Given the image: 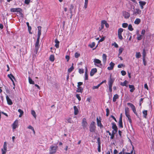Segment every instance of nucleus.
I'll return each mask as SVG.
<instances>
[{"label":"nucleus","mask_w":154,"mask_h":154,"mask_svg":"<svg viewBox=\"0 0 154 154\" xmlns=\"http://www.w3.org/2000/svg\"><path fill=\"white\" fill-rule=\"evenodd\" d=\"M114 81V79L113 78H112L111 76L110 75L108 82V85H109V90L111 92L112 91V87Z\"/></svg>","instance_id":"1"},{"label":"nucleus","mask_w":154,"mask_h":154,"mask_svg":"<svg viewBox=\"0 0 154 154\" xmlns=\"http://www.w3.org/2000/svg\"><path fill=\"white\" fill-rule=\"evenodd\" d=\"M95 122H91L89 126V130L91 132H94L96 130V127L95 125Z\"/></svg>","instance_id":"2"},{"label":"nucleus","mask_w":154,"mask_h":154,"mask_svg":"<svg viewBox=\"0 0 154 154\" xmlns=\"http://www.w3.org/2000/svg\"><path fill=\"white\" fill-rule=\"evenodd\" d=\"M127 105L129 106L131 108L133 112L137 116H138V114L136 111V109L135 106L132 103H127Z\"/></svg>","instance_id":"3"},{"label":"nucleus","mask_w":154,"mask_h":154,"mask_svg":"<svg viewBox=\"0 0 154 154\" xmlns=\"http://www.w3.org/2000/svg\"><path fill=\"white\" fill-rule=\"evenodd\" d=\"M124 29L122 28H119L118 30V35L119 39L120 40L123 39V37L122 36V33L123 32Z\"/></svg>","instance_id":"4"},{"label":"nucleus","mask_w":154,"mask_h":154,"mask_svg":"<svg viewBox=\"0 0 154 154\" xmlns=\"http://www.w3.org/2000/svg\"><path fill=\"white\" fill-rule=\"evenodd\" d=\"M10 11L11 12H19V13H21L22 12V9L20 8H11L10 9Z\"/></svg>","instance_id":"5"},{"label":"nucleus","mask_w":154,"mask_h":154,"mask_svg":"<svg viewBox=\"0 0 154 154\" xmlns=\"http://www.w3.org/2000/svg\"><path fill=\"white\" fill-rule=\"evenodd\" d=\"M58 147L56 146H50V151L54 153H55L57 151V149H58Z\"/></svg>","instance_id":"6"},{"label":"nucleus","mask_w":154,"mask_h":154,"mask_svg":"<svg viewBox=\"0 0 154 154\" xmlns=\"http://www.w3.org/2000/svg\"><path fill=\"white\" fill-rule=\"evenodd\" d=\"M82 125L84 128H86L88 125V123L86 121V119L85 118L83 119L82 122Z\"/></svg>","instance_id":"7"},{"label":"nucleus","mask_w":154,"mask_h":154,"mask_svg":"<svg viewBox=\"0 0 154 154\" xmlns=\"http://www.w3.org/2000/svg\"><path fill=\"white\" fill-rule=\"evenodd\" d=\"M7 151V144L6 142L4 143L3 149H2V154H5Z\"/></svg>","instance_id":"8"},{"label":"nucleus","mask_w":154,"mask_h":154,"mask_svg":"<svg viewBox=\"0 0 154 154\" xmlns=\"http://www.w3.org/2000/svg\"><path fill=\"white\" fill-rule=\"evenodd\" d=\"M111 124L112 125V128L113 129V130H114L116 132H117L118 128L116 123L113 122L111 123Z\"/></svg>","instance_id":"9"},{"label":"nucleus","mask_w":154,"mask_h":154,"mask_svg":"<svg viewBox=\"0 0 154 154\" xmlns=\"http://www.w3.org/2000/svg\"><path fill=\"white\" fill-rule=\"evenodd\" d=\"M97 122L98 126L100 127V128H103V126L101 123V121L100 119H99L98 117L97 118Z\"/></svg>","instance_id":"10"},{"label":"nucleus","mask_w":154,"mask_h":154,"mask_svg":"<svg viewBox=\"0 0 154 154\" xmlns=\"http://www.w3.org/2000/svg\"><path fill=\"white\" fill-rule=\"evenodd\" d=\"M141 11L139 9L136 8L134 10L133 13V15H137V14H140L141 13Z\"/></svg>","instance_id":"11"},{"label":"nucleus","mask_w":154,"mask_h":154,"mask_svg":"<svg viewBox=\"0 0 154 154\" xmlns=\"http://www.w3.org/2000/svg\"><path fill=\"white\" fill-rule=\"evenodd\" d=\"M104 20H102L101 22V25L99 27L98 29V30L99 31H101L104 28Z\"/></svg>","instance_id":"12"},{"label":"nucleus","mask_w":154,"mask_h":154,"mask_svg":"<svg viewBox=\"0 0 154 154\" xmlns=\"http://www.w3.org/2000/svg\"><path fill=\"white\" fill-rule=\"evenodd\" d=\"M139 3L140 7L141 9H143L144 8L143 6L145 5L146 4V2H145L143 1H140Z\"/></svg>","instance_id":"13"},{"label":"nucleus","mask_w":154,"mask_h":154,"mask_svg":"<svg viewBox=\"0 0 154 154\" xmlns=\"http://www.w3.org/2000/svg\"><path fill=\"white\" fill-rule=\"evenodd\" d=\"M18 124V121H15L12 125V128L13 130L15 129L17 127Z\"/></svg>","instance_id":"14"},{"label":"nucleus","mask_w":154,"mask_h":154,"mask_svg":"<svg viewBox=\"0 0 154 154\" xmlns=\"http://www.w3.org/2000/svg\"><path fill=\"white\" fill-rule=\"evenodd\" d=\"M6 99L7 103L9 105H11L13 104V102L10 99L7 95L6 96Z\"/></svg>","instance_id":"15"},{"label":"nucleus","mask_w":154,"mask_h":154,"mask_svg":"<svg viewBox=\"0 0 154 154\" xmlns=\"http://www.w3.org/2000/svg\"><path fill=\"white\" fill-rule=\"evenodd\" d=\"M115 65V64L113 63L112 62H111L110 63H109V66H108L107 67V69L109 70H112L113 67H114V66Z\"/></svg>","instance_id":"16"},{"label":"nucleus","mask_w":154,"mask_h":154,"mask_svg":"<svg viewBox=\"0 0 154 154\" xmlns=\"http://www.w3.org/2000/svg\"><path fill=\"white\" fill-rule=\"evenodd\" d=\"M97 69L96 68L92 69L90 72V75L91 76H93L97 72Z\"/></svg>","instance_id":"17"},{"label":"nucleus","mask_w":154,"mask_h":154,"mask_svg":"<svg viewBox=\"0 0 154 154\" xmlns=\"http://www.w3.org/2000/svg\"><path fill=\"white\" fill-rule=\"evenodd\" d=\"M94 65L96 66L97 65V64H100V65H101V61L99 59H94Z\"/></svg>","instance_id":"18"},{"label":"nucleus","mask_w":154,"mask_h":154,"mask_svg":"<svg viewBox=\"0 0 154 154\" xmlns=\"http://www.w3.org/2000/svg\"><path fill=\"white\" fill-rule=\"evenodd\" d=\"M118 126L119 128H123V127L122 122V120L119 119L118 122Z\"/></svg>","instance_id":"19"},{"label":"nucleus","mask_w":154,"mask_h":154,"mask_svg":"<svg viewBox=\"0 0 154 154\" xmlns=\"http://www.w3.org/2000/svg\"><path fill=\"white\" fill-rule=\"evenodd\" d=\"M38 32L37 36L38 37H40V36L41 34V29L42 27L40 26H39L38 27Z\"/></svg>","instance_id":"20"},{"label":"nucleus","mask_w":154,"mask_h":154,"mask_svg":"<svg viewBox=\"0 0 154 154\" xmlns=\"http://www.w3.org/2000/svg\"><path fill=\"white\" fill-rule=\"evenodd\" d=\"M77 89L76 92L82 93L83 92V88L81 87H77Z\"/></svg>","instance_id":"21"},{"label":"nucleus","mask_w":154,"mask_h":154,"mask_svg":"<svg viewBox=\"0 0 154 154\" xmlns=\"http://www.w3.org/2000/svg\"><path fill=\"white\" fill-rule=\"evenodd\" d=\"M55 46L57 48H58L59 47V45L60 43V42L58 41L57 39H56L55 40Z\"/></svg>","instance_id":"22"},{"label":"nucleus","mask_w":154,"mask_h":154,"mask_svg":"<svg viewBox=\"0 0 154 154\" xmlns=\"http://www.w3.org/2000/svg\"><path fill=\"white\" fill-rule=\"evenodd\" d=\"M119 98V96L117 94H116L114 95L113 97L112 101L113 102H115L116 100L118 99Z\"/></svg>","instance_id":"23"},{"label":"nucleus","mask_w":154,"mask_h":154,"mask_svg":"<svg viewBox=\"0 0 154 154\" xmlns=\"http://www.w3.org/2000/svg\"><path fill=\"white\" fill-rule=\"evenodd\" d=\"M129 87L131 89L130 90V91L131 92H133L135 90V88L133 85H129Z\"/></svg>","instance_id":"24"},{"label":"nucleus","mask_w":154,"mask_h":154,"mask_svg":"<svg viewBox=\"0 0 154 154\" xmlns=\"http://www.w3.org/2000/svg\"><path fill=\"white\" fill-rule=\"evenodd\" d=\"M125 116L128 118L129 122L130 124H131L132 123V120L129 114H126L125 115Z\"/></svg>","instance_id":"25"},{"label":"nucleus","mask_w":154,"mask_h":154,"mask_svg":"<svg viewBox=\"0 0 154 154\" xmlns=\"http://www.w3.org/2000/svg\"><path fill=\"white\" fill-rule=\"evenodd\" d=\"M73 108L74 111V114L75 115H76L78 114L79 112L78 109L77 108L76 106H74Z\"/></svg>","instance_id":"26"},{"label":"nucleus","mask_w":154,"mask_h":154,"mask_svg":"<svg viewBox=\"0 0 154 154\" xmlns=\"http://www.w3.org/2000/svg\"><path fill=\"white\" fill-rule=\"evenodd\" d=\"M107 56L105 54H103L102 56L103 61L104 63H105L106 61Z\"/></svg>","instance_id":"27"},{"label":"nucleus","mask_w":154,"mask_h":154,"mask_svg":"<svg viewBox=\"0 0 154 154\" xmlns=\"http://www.w3.org/2000/svg\"><path fill=\"white\" fill-rule=\"evenodd\" d=\"M8 77L11 80H12V79L16 80L15 77L12 75V74H10L8 75Z\"/></svg>","instance_id":"28"},{"label":"nucleus","mask_w":154,"mask_h":154,"mask_svg":"<svg viewBox=\"0 0 154 154\" xmlns=\"http://www.w3.org/2000/svg\"><path fill=\"white\" fill-rule=\"evenodd\" d=\"M140 19L139 18H136L134 21V23L136 24H138L140 22Z\"/></svg>","instance_id":"29"},{"label":"nucleus","mask_w":154,"mask_h":154,"mask_svg":"<svg viewBox=\"0 0 154 154\" xmlns=\"http://www.w3.org/2000/svg\"><path fill=\"white\" fill-rule=\"evenodd\" d=\"M49 60L50 61L53 62L54 60V56L53 54L50 55L49 57Z\"/></svg>","instance_id":"30"},{"label":"nucleus","mask_w":154,"mask_h":154,"mask_svg":"<svg viewBox=\"0 0 154 154\" xmlns=\"http://www.w3.org/2000/svg\"><path fill=\"white\" fill-rule=\"evenodd\" d=\"M137 39L138 40H140L142 38V35H140L138 33H137Z\"/></svg>","instance_id":"31"},{"label":"nucleus","mask_w":154,"mask_h":154,"mask_svg":"<svg viewBox=\"0 0 154 154\" xmlns=\"http://www.w3.org/2000/svg\"><path fill=\"white\" fill-rule=\"evenodd\" d=\"M143 116L145 118H146V116L147 115V111L146 110H144L143 111Z\"/></svg>","instance_id":"32"},{"label":"nucleus","mask_w":154,"mask_h":154,"mask_svg":"<svg viewBox=\"0 0 154 154\" xmlns=\"http://www.w3.org/2000/svg\"><path fill=\"white\" fill-rule=\"evenodd\" d=\"M18 111L20 113V114L19 115V117H21L23 114L24 112L22 110L20 109H18Z\"/></svg>","instance_id":"33"},{"label":"nucleus","mask_w":154,"mask_h":154,"mask_svg":"<svg viewBox=\"0 0 154 154\" xmlns=\"http://www.w3.org/2000/svg\"><path fill=\"white\" fill-rule=\"evenodd\" d=\"M128 83V81L126 80H125L124 82H121V85L122 86H126L127 87V84Z\"/></svg>","instance_id":"34"},{"label":"nucleus","mask_w":154,"mask_h":154,"mask_svg":"<svg viewBox=\"0 0 154 154\" xmlns=\"http://www.w3.org/2000/svg\"><path fill=\"white\" fill-rule=\"evenodd\" d=\"M72 64V66L68 70V72L69 73H70L71 72H72L73 70L74 69L73 66V64Z\"/></svg>","instance_id":"35"},{"label":"nucleus","mask_w":154,"mask_h":154,"mask_svg":"<svg viewBox=\"0 0 154 154\" xmlns=\"http://www.w3.org/2000/svg\"><path fill=\"white\" fill-rule=\"evenodd\" d=\"M129 109L128 107H126L125 109V115L129 114Z\"/></svg>","instance_id":"36"},{"label":"nucleus","mask_w":154,"mask_h":154,"mask_svg":"<svg viewBox=\"0 0 154 154\" xmlns=\"http://www.w3.org/2000/svg\"><path fill=\"white\" fill-rule=\"evenodd\" d=\"M130 16V14L128 12H125V17L126 18H128Z\"/></svg>","instance_id":"37"},{"label":"nucleus","mask_w":154,"mask_h":154,"mask_svg":"<svg viewBox=\"0 0 154 154\" xmlns=\"http://www.w3.org/2000/svg\"><path fill=\"white\" fill-rule=\"evenodd\" d=\"M28 79H29V82L30 84H34V83H35L34 82L32 81V79L29 77H28Z\"/></svg>","instance_id":"38"},{"label":"nucleus","mask_w":154,"mask_h":154,"mask_svg":"<svg viewBox=\"0 0 154 154\" xmlns=\"http://www.w3.org/2000/svg\"><path fill=\"white\" fill-rule=\"evenodd\" d=\"M128 30L131 31H132L134 29L132 27V26L131 24H129L128 26Z\"/></svg>","instance_id":"39"},{"label":"nucleus","mask_w":154,"mask_h":154,"mask_svg":"<svg viewBox=\"0 0 154 154\" xmlns=\"http://www.w3.org/2000/svg\"><path fill=\"white\" fill-rule=\"evenodd\" d=\"M142 54H143V58H146V52L145 50L144 49L143 50Z\"/></svg>","instance_id":"40"},{"label":"nucleus","mask_w":154,"mask_h":154,"mask_svg":"<svg viewBox=\"0 0 154 154\" xmlns=\"http://www.w3.org/2000/svg\"><path fill=\"white\" fill-rule=\"evenodd\" d=\"M141 56V55L140 54V52H139L136 53V58H139Z\"/></svg>","instance_id":"41"},{"label":"nucleus","mask_w":154,"mask_h":154,"mask_svg":"<svg viewBox=\"0 0 154 154\" xmlns=\"http://www.w3.org/2000/svg\"><path fill=\"white\" fill-rule=\"evenodd\" d=\"M88 0H85L84 8H85V9L87 8L88 4Z\"/></svg>","instance_id":"42"},{"label":"nucleus","mask_w":154,"mask_h":154,"mask_svg":"<svg viewBox=\"0 0 154 154\" xmlns=\"http://www.w3.org/2000/svg\"><path fill=\"white\" fill-rule=\"evenodd\" d=\"M124 50V48H120L119 49V55H120L122 52Z\"/></svg>","instance_id":"43"},{"label":"nucleus","mask_w":154,"mask_h":154,"mask_svg":"<svg viewBox=\"0 0 154 154\" xmlns=\"http://www.w3.org/2000/svg\"><path fill=\"white\" fill-rule=\"evenodd\" d=\"M85 80H88V75L87 73V71L86 70L85 72Z\"/></svg>","instance_id":"44"},{"label":"nucleus","mask_w":154,"mask_h":154,"mask_svg":"<svg viewBox=\"0 0 154 154\" xmlns=\"http://www.w3.org/2000/svg\"><path fill=\"white\" fill-rule=\"evenodd\" d=\"M80 54L77 52H76L75 53V57L76 58H78L80 56Z\"/></svg>","instance_id":"45"},{"label":"nucleus","mask_w":154,"mask_h":154,"mask_svg":"<svg viewBox=\"0 0 154 154\" xmlns=\"http://www.w3.org/2000/svg\"><path fill=\"white\" fill-rule=\"evenodd\" d=\"M128 24L127 23H123L122 24V27L123 28H126L128 26Z\"/></svg>","instance_id":"46"},{"label":"nucleus","mask_w":154,"mask_h":154,"mask_svg":"<svg viewBox=\"0 0 154 154\" xmlns=\"http://www.w3.org/2000/svg\"><path fill=\"white\" fill-rule=\"evenodd\" d=\"M31 114L35 118H36V113L35 112L34 110H32L31 111Z\"/></svg>","instance_id":"47"},{"label":"nucleus","mask_w":154,"mask_h":154,"mask_svg":"<svg viewBox=\"0 0 154 154\" xmlns=\"http://www.w3.org/2000/svg\"><path fill=\"white\" fill-rule=\"evenodd\" d=\"M104 25H105L106 27L107 28L109 27V24L107 23V21L105 20H104Z\"/></svg>","instance_id":"48"},{"label":"nucleus","mask_w":154,"mask_h":154,"mask_svg":"<svg viewBox=\"0 0 154 154\" xmlns=\"http://www.w3.org/2000/svg\"><path fill=\"white\" fill-rule=\"evenodd\" d=\"M76 97L78 99L79 101H80L81 100V97L80 96V94H77L76 95Z\"/></svg>","instance_id":"49"},{"label":"nucleus","mask_w":154,"mask_h":154,"mask_svg":"<svg viewBox=\"0 0 154 154\" xmlns=\"http://www.w3.org/2000/svg\"><path fill=\"white\" fill-rule=\"evenodd\" d=\"M106 116H109V109L108 108H107L106 109Z\"/></svg>","instance_id":"50"},{"label":"nucleus","mask_w":154,"mask_h":154,"mask_svg":"<svg viewBox=\"0 0 154 154\" xmlns=\"http://www.w3.org/2000/svg\"><path fill=\"white\" fill-rule=\"evenodd\" d=\"M95 46V43L94 42H93L91 44L89 45V46L91 48H92L94 47Z\"/></svg>","instance_id":"51"},{"label":"nucleus","mask_w":154,"mask_h":154,"mask_svg":"<svg viewBox=\"0 0 154 154\" xmlns=\"http://www.w3.org/2000/svg\"><path fill=\"white\" fill-rule=\"evenodd\" d=\"M112 46H114L116 48H118L119 47L118 45L116 42H114L112 44Z\"/></svg>","instance_id":"52"},{"label":"nucleus","mask_w":154,"mask_h":154,"mask_svg":"<svg viewBox=\"0 0 154 154\" xmlns=\"http://www.w3.org/2000/svg\"><path fill=\"white\" fill-rule=\"evenodd\" d=\"M100 86V85L99 84L97 86H94L93 88H92V89H97Z\"/></svg>","instance_id":"53"},{"label":"nucleus","mask_w":154,"mask_h":154,"mask_svg":"<svg viewBox=\"0 0 154 154\" xmlns=\"http://www.w3.org/2000/svg\"><path fill=\"white\" fill-rule=\"evenodd\" d=\"M146 30L145 29H142L141 32V34L143 36V35L145 33Z\"/></svg>","instance_id":"54"},{"label":"nucleus","mask_w":154,"mask_h":154,"mask_svg":"<svg viewBox=\"0 0 154 154\" xmlns=\"http://www.w3.org/2000/svg\"><path fill=\"white\" fill-rule=\"evenodd\" d=\"M121 73L122 75L124 76L126 74V72L125 71L122 70L121 71Z\"/></svg>","instance_id":"55"},{"label":"nucleus","mask_w":154,"mask_h":154,"mask_svg":"<svg viewBox=\"0 0 154 154\" xmlns=\"http://www.w3.org/2000/svg\"><path fill=\"white\" fill-rule=\"evenodd\" d=\"M97 141L98 145H100V144H101L100 140V137L97 138Z\"/></svg>","instance_id":"56"},{"label":"nucleus","mask_w":154,"mask_h":154,"mask_svg":"<svg viewBox=\"0 0 154 154\" xmlns=\"http://www.w3.org/2000/svg\"><path fill=\"white\" fill-rule=\"evenodd\" d=\"M143 60L144 65L145 66H146V58H143Z\"/></svg>","instance_id":"57"},{"label":"nucleus","mask_w":154,"mask_h":154,"mask_svg":"<svg viewBox=\"0 0 154 154\" xmlns=\"http://www.w3.org/2000/svg\"><path fill=\"white\" fill-rule=\"evenodd\" d=\"M35 48H39V43L36 42L35 44Z\"/></svg>","instance_id":"58"},{"label":"nucleus","mask_w":154,"mask_h":154,"mask_svg":"<svg viewBox=\"0 0 154 154\" xmlns=\"http://www.w3.org/2000/svg\"><path fill=\"white\" fill-rule=\"evenodd\" d=\"M30 0H25V3L28 5L30 3Z\"/></svg>","instance_id":"59"},{"label":"nucleus","mask_w":154,"mask_h":154,"mask_svg":"<svg viewBox=\"0 0 154 154\" xmlns=\"http://www.w3.org/2000/svg\"><path fill=\"white\" fill-rule=\"evenodd\" d=\"M97 149L99 152H101V145H98Z\"/></svg>","instance_id":"60"},{"label":"nucleus","mask_w":154,"mask_h":154,"mask_svg":"<svg viewBox=\"0 0 154 154\" xmlns=\"http://www.w3.org/2000/svg\"><path fill=\"white\" fill-rule=\"evenodd\" d=\"M32 29V28L30 26H29L28 27V30L29 31V33L30 34H32V33L31 32V31Z\"/></svg>","instance_id":"61"},{"label":"nucleus","mask_w":154,"mask_h":154,"mask_svg":"<svg viewBox=\"0 0 154 154\" xmlns=\"http://www.w3.org/2000/svg\"><path fill=\"white\" fill-rule=\"evenodd\" d=\"M79 72L80 74L83 73H84V69H79Z\"/></svg>","instance_id":"62"},{"label":"nucleus","mask_w":154,"mask_h":154,"mask_svg":"<svg viewBox=\"0 0 154 154\" xmlns=\"http://www.w3.org/2000/svg\"><path fill=\"white\" fill-rule=\"evenodd\" d=\"M35 48V50L34 51V52L36 54H37L38 53V51L39 48Z\"/></svg>","instance_id":"63"},{"label":"nucleus","mask_w":154,"mask_h":154,"mask_svg":"<svg viewBox=\"0 0 154 154\" xmlns=\"http://www.w3.org/2000/svg\"><path fill=\"white\" fill-rule=\"evenodd\" d=\"M83 84V83L81 82H79L78 83L77 87H80V86Z\"/></svg>","instance_id":"64"}]
</instances>
